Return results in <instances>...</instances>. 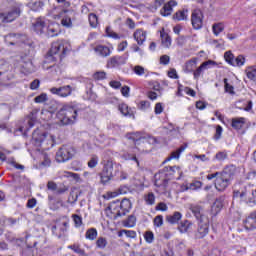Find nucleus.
Listing matches in <instances>:
<instances>
[{
    "instance_id": "f257e3e1",
    "label": "nucleus",
    "mask_w": 256,
    "mask_h": 256,
    "mask_svg": "<svg viewBox=\"0 0 256 256\" xmlns=\"http://www.w3.org/2000/svg\"><path fill=\"white\" fill-rule=\"evenodd\" d=\"M233 197L234 199H240L250 207H255L256 205V189L243 183L234 184Z\"/></svg>"
},
{
    "instance_id": "f03ea898",
    "label": "nucleus",
    "mask_w": 256,
    "mask_h": 256,
    "mask_svg": "<svg viewBox=\"0 0 256 256\" xmlns=\"http://www.w3.org/2000/svg\"><path fill=\"white\" fill-rule=\"evenodd\" d=\"M71 51V44L65 40H58L52 43L49 52L46 55V61L48 63L55 62L57 59H64L67 53Z\"/></svg>"
},
{
    "instance_id": "7ed1b4c3",
    "label": "nucleus",
    "mask_w": 256,
    "mask_h": 256,
    "mask_svg": "<svg viewBox=\"0 0 256 256\" xmlns=\"http://www.w3.org/2000/svg\"><path fill=\"white\" fill-rule=\"evenodd\" d=\"M108 211L112 213L114 219H117V217H125V215L131 211V200L124 198L121 201H112L108 206Z\"/></svg>"
},
{
    "instance_id": "20e7f679",
    "label": "nucleus",
    "mask_w": 256,
    "mask_h": 256,
    "mask_svg": "<svg viewBox=\"0 0 256 256\" xmlns=\"http://www.w3.org/2000/svg\"><path fill=\"white\" fill-rule=\"evenodd\" d=\"M77 111H79L77 106L66 104L59 110L58 119L62 125H73L77 121Z\"/></svg>"
},
{
    "instance_id": "39448f33",
    "label": "nucleus",
    "mask_w": 256,
    "mask_h": 256,
    "mask_svg": "<svg viewBox=\"0 0 256 256\" xmlns=\"http://www.w3.org/2000/svg\"><path fill=\"white\" fill-rule=\"evenodd\" d=\"M32 141L36 147H42V149H51V147L55 145L53 136L40 129L34 130L32 133Z\"/></svg>"
},
{
    "instance_id": "423d86ee",
    "label": "nucleus",
    "mask_w": 256,
    "mask_h": 256,
    "mask_svg": "<svg viewBox=\"0 0 256 256\" xmlns=\"http://www.w3.org/2000/svg\"><path fill=\"white\" fill-rule=\"evenodd\" d=\"M119 171H121L120 164H115L113 161L108 160L100 173L101 183H103V185L109 183V181L115 179V177L119 175Z\"/></svg>"
},
{
    "instance_id": "0eeeda50",
    "label": "nucleus",
    "mask_w": 256,
    "mask_h": 256,
    "mask_svg": "<svg viewBox=\"0 0 256 256\" xmlns=\"http://www.w3.org/2000/svg\"><path fill=\"white\" fill-rule=\"evenodd\" d=\"M75 153H77L75 147L69 144L62 145L56 152V161L58 163H65L66 161H70V159L75 157Z\"/></svg>"
},
{
    "instance_id": "6e6552de",
    "label": "nucleus",
    "mask_w": 256,
    "mask_h": 256,
    "mask_svg": "<svg viewBox=\"0 0 256 256\" xmlns=\"http://www.w3.org/2000/svg\"><path fill=\"white\" fill-rule=\"evenodd\" d=\"M5 43L7 45H29V47H33V42H29L27 35L23 34H8L4 37Z\"/></svg>"
},
{
    "instance_id": "1a4fd4ad",
    "label": "nucleus",
    "mask_w": 256,
    "mask_h": 256,
    "mask_svg": "<svg viewBox=\"0 0 256 256\" xmlns=\"http://www.w3.org/2000/svg\"><path fill=\"white\" fill-rule=\"evenodd\" d=\"M21 16V8L18 6L13 7L6 13H0V25L1 23H13L15 19Z\"/></svg>"
},
{
    "instance_id": "9d476101",
    "label": "nucleus",
    "mask_w": 256,
    "mask_h": 256,
    "mask_svg": "<svg viewBox=\"0 0 256 256\" xmlns=\"http://www.w3.org/2000/svg\"><path fill=\"white\" fill-rule=\"evenodd\" d=\"M224 59L228 65H231L232 67H243L245 65V56L244 55H238L235 58V55H233V52L226 51L224 53Z\"/></svg>"
},
{
    "instance_id": "9b49d317",
    "label": "nucleus",
    "mask_w": 256,
    "mask_h": 256,
    "mask_svg": "<svg viewBox=\"0 0 256 256\" xmlns=\"http://www.w3.org/2000/svg\"><path fill=\"white\" fill-rule=\"evenodd\" d=\"M209 235V218L199 221L198 228L194 233V239H204Z\"/></svg>"
},
{
    "instance_id": "f8f14e48",
    "label": "nucleus",
    "mask_w": 256,
    "mask_h": 256,
    "mask_svg": "<svg viewBox=\"0 0 256 256\" xmlns=\"http://www.w3.org/2000/svg\"><path fill=\"white\" fill-rule=\"evenodd\" d=\"M127 59H129V54L125 53L122 56H113L107 61L108 69H115V67H121V65H125L127 63Z\"/></svg>"
},
{
    "instance_id": "ddd939ff",
    "label": "nucleus",
    "mask_w": 256,
    "mask_h": 256,
    "mask_svg": "<svg viewBox=\"0 0 256 256\" xmlns=\"http://www.w3.org/2000/svg\"><path fill=\"white\" fill-rule=\"evenodd\" d=\"M203 11L195 9L191 15V24L193 29L199 30L203 28Z\"/></svg>"
},
{
    "instance_id": "4468645a",
    "label": "nucleus",
    "mask_w": 256,
    "mask_h": 256,
    "mask_svg": "<svg viewBox=\"0 0 256 256\" xmlns=\"http://www.w3.org/2000/svg\"><path fill=\"white\" fill-rule=\"evenodd\" d=\"M73 91H75V88L71 87V85H65L59 88L52 87L50 89V93H52V95H58V97H63V98L71 96Z\"/></svg>"
},
{
    "instance_id": "2eb2a0df",
    "label": "nucleus",
    "mask_w": 256,
    "mask_h": 256,
    "mask_svg": "<svg viewBox=\"0 0 256 256\" xmlns=\"http://www.w3.org/2000/svg\"><path fill=\"white\" fill-rule=\"evenodd\" d=\"M231 185V181L229 178H226V176L220 175L215 179L214 186L215 189L218 190L220 193H223Z\"/></svg>"
},
{
    "instance_id": "dca6fc26",
    "label": "nucleus",
    "mask_w": 256,
    "mask_h": 256,
    "mask_svg": "<svg viewBox=\"0 0 256 256\" xmlns=\"http://www.w3.org/2000/svg\"><path fill=\"white\" fill-rule=\"evenodd\" d=\"M63 13H65V15L62 17L61 25L67 29H71V27H73V19H75V13L67 9H64Z\"/></svg>"
},
{
    "instance_id": "f3484780",
    "label": "nucleus",
    "mask_w": 256,
    "mask_h": 256,
    "mask_svg": "<svg viewBox=\"0 0 256 256\" xmlns=\"http://www.w3.org/2000/svg\"><path fill=\"white\" fill-rule=\"evenodd\" d=\"M177 5L178 3L175 0L168 1L160 10V15L162 17H170L171 13H173V7H177Z\"/></svg>"
},
{
    "instance_id": "a211bd4d",
    "label": "nucleus",
    "mask_w": 256,
    "mask_h": 256,
    "mask_svg": "<svg viewBox=\"0 0 256 256\" xmlns=\"http://www.w3.org/2000/svg\"><path fill=\"white\" fill-rule=\"evenodd\" d=\"M226 179L233 181V177L237 174V166L230 164L225 166L223 171L220 172Z\"/></svg>"
},
{
    "instance_id": "6ab92c4d",
    "label": "nucleus",
    "mask_w": 256,
    "mask_h": 256,
    "mask_svg": "<svg viewBox=\"0 0 256 256\" xmlns=\"http://www.w3.org/2000/svg\"><path fill=\"white\" fill-rule=\"evenodd\" d=\"M46 27L47 23L45 22V17H38L33 23V29L38 35L43 34Z\"/></svg>"
},
{
    "instance_id": "aec40b11",
    "label": "nucleus",
    "mask_w": 256,
    "mask_h": 256,
    "mask_svg": "<svg viewBox=\"0 0 256 256\" xmlns=\"http://www.w3.org/2000/svg\"><path fill=\"white\" fill-rule=\"evenodd\" d=\"M244 227L247 231L256 229V211L252 212L244 221Z\"/></svg>"
},
{
    "instance_id": "412c9836",
    "label": "nucleus",
    "mask_w": 256,
    "mask_h": 256,
    "mask_svg": "<svg viewBox=\"0 0 256 256\" xmlns=\"http://www.w3.org/2000/svg\"><path fill=\"white\" fill-rule=\"evenodd\" d=\"M225 205V196H219L218 198L215 199L213 205H212V213L214 215H217L218 213L221 212V209H223Z\"/></svg>"
},
{
    "instance_id": "4be33fe9",
    "label": "nucleus",
    "mask_w": 256,
    "mask_h": 256,
    "mask_svg": "<svg viewBox=\"0 0 256 256\" xmlns=\"http://www.w3.org/2000/svg\"><path fill=\"white\" fill-rule=\"evenodd\" d=\"M15 75H13V71L8 70L0 75V86L1 87H9V81H11Z\"/></svg>"
},
{
    "instance_id": "5701e85b",
    "label": "nucleus",
    "mask_w": 256,
    "mask_h": 256,
    "mask_svg": "<svg viewBox=\"0 0 256 256\" xmlns=\"http://www.w3.org/2000/svg\"><path fill=\"white\" fill-rule=\"evenodd\" d=\"M190 211L193 213L194 217H196L198 221H205V219H207V217L203 215V207L199 205H191Z\"/></svg>"
},
{
    "instance_id": "b1692460",
    "label": "nucleus",
    "mask_w": 256,
    "mask_h": 256,
    "mask_svg": "<svg viewBox=\"0 0 256 256\" xmlns=\"http://www.w3.org/2000/svg\"><path fill=\"white\" fill-rule=\"evenodd\" d=\"M169 184V179L165 177V174L160 173L155 175V186L156 187H167Z\"/></svg>"
},
{
    "instance_id": "393cba45",
    "label": "nucleus",
    "mask_w": 256,
    "mask_h": 256,
    "mask_svg": "<svg viewBox=\"0 0 256 256\" xmlns=\"http://www.w3.org/2000/svg\"><path fill=\"white\" fill-rule=\"evenodd\" d=\"M207 65H215V61L208 60L203 62L196 70L193 71L194 79H199L203 73V69H206Z\"/></svg>"
},
{
    "instance_id": "a878e982",
    "label": "nucleus",
    "mask_w": 256,
    "mask_h": 256,
    "mask_svg": "<svg viewBox=\"0 0 256 256\" xmlns=\"http://www.w3.org/2000/svg\"><path fill=\"white\" fill-rule=\"evenodd\" d=\"M245 123H246V119L243 117L232 118L231 127L233 129H236V131H239L243 129V126L245 125Z\"/></svg>"
},
{
    "instance_id": "bb28decb",
    "label": "nucleus",
    "mask_w": 256,
    "mask_h": 256,
    "mask_svg": "<svg viewBox=\"0 0 256 256\" xmlns=\"http://www.w3.org/2000/svg\"><path fill=\"white\" fill-rule=\"evenodd\" d=\"M197 68V58L187 61L183 67L184 73H193Z\"/></svg>"
},
{
    "instance_id": "cd10ccee",
    "label": "nucleus",
    "mask_w": 256,
    "mask_h": 256,
    "mask_svg": "<svg viewBox=\"0 0 256 256\" xmlns=\"http://www.w3.org/2000/svg\"><path fill=\"white\" fill-rule=\"evenodd\" d=\"M189 17V10H178L174 15L172 16V19L174 21H187Z\"/></svg>"
},
{
    "instance_id": "c85d7f7f",
    "label": "nucleus",
    "mask_w": 256,
    "mask_h": 256,
    "mask_svg": "<svg viewBox=\"0 0 256 256\" xmlns=\"http://www.w3.org/2000/svg\"><path fill=\"white\" fill-rule=\"evenodd\" d=\"M95 53L100 55V57H109L111 55V49L105 45H98L94 48Z\"/></svg>"
},
{
    "instance_id": "c756f323",
    "label": "nucleus",
    "mask_w": 256,
    "mask_h": 256,
    "mask_svg": "<svg viewBox=\"0 0 256 256\" xmlns=\"http://www.w3.org/2000/svg\"><path fill=\"white\" fill-rule=\"evenodd\" d=\"M185 149H187V144H183L177 150L171 152L170 156H168L165 161H171L172 159H179V157H181V154L183 153V151H185Z\"/></svg>"
},
{
    "instance_id": "7c9ffc66",
    "label": "nucleus",
    "mask_w": 256,
    "mask_h": 256,
    "mask_svg": "<svg viewBox=\"0 0 256 256\" xmlns=\"http://www.w3.org/2000/svg\"><path fill=\"white\" fill-rule=\"evenodd\" d=\"M134 39L137 41L138 45H143L147 39V32L143 30H137L134 32Z\"/></svg>"
},
{
    "instance_id": "2f4dec72",
    "label": "nucleus",
    "mask_w": 256,
    "mask_h": 256,
    "mask_svg": "<svg viewBox=\"0 0 256 256\" xmlns=\"http://www.w3.org/2000/svg\"><path fill=\"white\" fill-rule=\"evenodd\" d=\"M160 37H161V43L163 47H166V49H169L171 47V36L165 32V30H162L160 32Z\"/></svg>"
},
{
    "instance_id": "473e14b6",
    "label": "nucleus",
    "mask_w": 256,
    "mask_h": 256,
    "mask_svg": "<svg viewBox=\"0 0 256 256\" xmlns=\"http://www.w3.org/2000/svg\"><path fill=\"white\" fill-rule=\"evenodd\" d=\"M48 37H57L59 35V24H50L47 28Z\"/></svg>"
},
{
    "instance_id": "72a5a7b5",
    "label": "nucleus",
    "mask_w": 256,
    "mask_h": 256,
    "mask_svg": "<svg viewBox=\"0 0 256 256\" xmlns=\"http://www.w3.org/2000/svg\"><path fill=\"white\" fill-rule=\"evenodd\" d=\"M181 217H183L181 212H174L173 215L167 216L166 220L168 223H171V225H175V223H179V221H181Z\"/></svg>"
},
{
    "instance_id": "f704fd0d",
    "label": "nucleus",
    "mask_w": 256,
    "mask_h": 256,
    "mask_svg": "<svg viewBox=\"0 0 256 256\" xmlns=\"http://www.w3.org/2000/svg\"><path fill=\"white\" fill-rule=\"evenodd\" d=\"M192 226H193V223H191V221L184 220L178 226V231H180V233H187Z\"/></svg>"
},
{
    "instance_id": "c9c22d12",
    "label": "nucleus",
    "mask_w": 256,
    "mask_h": 256,
    "mask_svg": "<svg viewBox=\"0 0 256 256\" xmlns=\"http://www.w3.org/2000/svg\"><path fill=\"white\" fill-rule=\"evenodd\" d=\"M44 7H45V2H43L42 0H38L30 4V9L35 12L42 11Z\"/></svg>"
},
{
    "instance_id": "e433bc0d",
    "label": "nucleus",
    "mask_w": 256,
    "mask_h": 256,
    "mask_svg": "<svg viewBox=\"0 0 256 256\" xmlns=\"http://www.w3.org/2000/svg\"><path fill=\"white\" fill-rule=\"evenodd\" d=\"M137 223V218L135 215H130L126 220H123L122 225L124 227L131 228Z\"/></svg>"
},
{
    "instance_id": "4c0bfd02",
    "label": "nucleus",
    "mask_w": 256,
    "mask_h": 256,
    "mask_svg": "<svg viewBox=\"0 0 256 256\" xmlns=\"http://www.w3.org/2000/svg\"><path fill=\"white\" fill-rule=\"evenodd\" d=\"M246 75L250 81H254L256 83V66L246 68Z\"/></svg>"
},
{
    "instance_id": "58836bf2",
    "label": "nucleus",
    "mask_w": 256,
    "mask_h": 256,
    "mask_svg": "<svg viewBox=\"0 0 256 256\" xmlns=\"http://www.w3.org/2000/svg\"><path fill=\"white\" fill-rule=\"evenodd\" d=\"M212 31L214 35L219 36L223 31H225V25L223 23H214L212 26Z\"/></svg>"
},
{
    "instance_id": "ea45409f",
    "label": "nucleus",
    "mask_w": 256,
    "mask_h": 256,
    "mask_svg": "<svg viewBox=\"0 0 256 256\" xmlns=\"http://www.w3.org/2000/svg\"><path fill=\"white\" fill-rule=\"evenodd\" d=\"M85 238L89 241H95V239H97V229L89 228L85 233Z\"/></svg>"
},
{
    "instance_id": "a19ab883",
    "label": "nucleus",
    "mask_w": 256,
    "mask_h": 256,
    "mask_svg": "<svg viewBox=\"0 0 256 256\" xmlns=\"http://www.w3.org/2000/svg\"><path fill=\"white\" fill-rule=\"evenodd\" d=\"M118 109L120 111V113H122V115H124V117H131V109L129 108V106L125 103H122L118 106Z\"/></svg>"
},
{
    "instance_id": "79ce46f5",
    "label": "nucleus",
    "mask_w": 256,
    "mask_h": 256,
    "mask_svg": "<svg viewBox=\"0 0 256 256\" xmlns=\"http://www.w3.org/2000/svg\"><path fill=\"white\" fill-rule=\"evenodd\" d=\"M144 201L146 205H155V194L153 192H148L144 195Z\"/></svg>"
},
{
    "instance_id": "37998d69",
    "label": "nucleus",
    "mask_w": 256,
    "mask_h": 256,
    "mask_svg": "<svg viewBox=\"0 0 256 256\" xmlns=\"http://www.w3.org/2000/svg\"><path fill=\"white\" fill-rule=\"evenodd\" d=\"M10 69H12V67L7 61L0 60V75H3V73H6V71H9Z\"/></svg>"
},
{
    "instance_id": "c03bdc74",
    "label": "nucleus",
    "mask_w": 256,
    "mask_h": 256,
    "mask_svg": "<svg viewBox=\"0 0 256 256\" xmlns=\"http://www.w3.org/2000/svg\"><path fill=\"white\" fill-rule=\"evenodd\" d=\"M98 164H99V157L97 155H92V157L88 161V167L90 169H95V167H97Z\"/></svg>"
},
{
    "instance_id": "a18cd8bd",
    "label": "nucleus",
    "mask_w": 256,
    "mask_h": 256,
    "mask_svg": "<svg viewBox=\"0 0 256 256\" xmlns=\"http://www.w3.org/2000/svg\"><path fill=\"white\" fill-rule=\"evenodd\" d=\"M107 238L105 237H99L96 241V247L98 249H105V247H107Z\"/></svg>"
},
{
    "instance_id": "49530a36",
    "label": "nucleus",
    "mask_w": 256,
    "mask_h": 256,
    "mask_svg": "<svg viewBox=\"0 0 256 256\" xmlns=\"http://www.w3.org/2000/svg\"><path fill=\"white\" fill-rule=\"evenodd\" d=\"M89 23H90V26H92L93 28L97 27V25H99V19L97 18V15L96 14H89Z\"/></svg>"
},
{
    "instance_id": "de8ad7c7",
    "label": "nucleus",
    "mask_w": 256,
    "mask_h": 256,
    "mask_svg": "<svg viewBox=\"0 0 256 256\" xmlns=\"http://www.w3.org/2000/svg\"><path fill=\"white\" fill-rule=\"evenodd\" d=\"M68 249H71L72 251H74V253H77L78 255H85V250H83L81 246L77 244L69 245Z\"/></svg>"
},
{
    "instance_id": "09e8293b",
    "label": "nucleus",
    "mask_w": 256,
    "mask_h": 256,
    "mask_svg": "<svg viewBox=\"0 0 256 256\" xmlns=\"http://www.w3.org/2000/svg\"><path fill=\"white\" fill-rule=\"evenodd\" d=\"M106 77L107 73H105V71H98L93 74V79H95V81H103V79H106Z\"/></svg>"
},
{
    "instance_id": "8fccbe9b",
    "label": "nucleus",
    "mask_w": 256,
    "mask_h": 256,
    "mask_svg": "<svg viewBox=\"0 0 256 256\" xmlns=\"http://www.w3.org/2000/svg\"><path fill=\"white\" fill-rule=\"evenodd\" d=\"M227 157H229V155L227 154V151H220L216 153V155L214 156V159H216V161H225Z\"/></svg>"
},
{
    "instance_id": "3c124183",
    "label": "nucleus",
    "mask_w": 256,
    "mask_h": 256,
    "mask_svg": "<svg viewBox=\"0 0 256 256\" xmlns=\"http://www.w3.org/2000/svg\"><path fill=\"white\" fill-rule=\"evenodd\" d=\"M164 129H167V134H168V135H174V136H176V135L179 134V130H177L173 124H169V125L166 126Z\"/></svg>"
},
{
    "instance_id": "603ef678",
    "label": "nucleus",
    "mask_w": 256,
    "mask_h": 256,
    "mask_svg": "<svg viewBox=\"0 0 256 256\" xmlns=\"http://www.w3.org/2000/svg\"><path fill=\"white\" fill-rule=\"evenodd\" d=\"M129 139H131L132 141H134L135 145H139V141H143V137H141V134L139 133H133L129 136Z\"/></svg>"
},
{
    "instance_id": "864d4df0",
    "label": "nucleus",
    "mask_w": 256,
    "mask_h": 256,
    "mask_svg": "<svg viewBox=\"0 0 256 256\" xmlns=\"http://www.w3.org/2000/svg\"><path fill=\"white\" fill-rule=\"evenodd\" d=\"M132 71H134L135 75L141 77L145 73V68L141 65H136L133 67Z\"/></svg>"
},
{
    "instance_id": "5fc2aeb1",
    "label": "nucleus",
    "mask_w": 256,
    "mask_h": 256,
    "mask_svg": "<svg viewBox=\"0 0 256 256\" xmlns=\"http://www.w3.org/2000/svg\"><path fill=\"white\" fill-rule=\"evenodd\" d=\"M201 187H203V182L201 181H195L193 183H190L188 187H186V189H193V190H197V189H201Z\"/></svg>"
},
{
    "instance_id": "6e6d98bb",
    "label": "nucleus",
    "mask_w": 256,
    "mask_h": 256,
    "mask_svg": "<svg viewBox=\"0 0 256 256\" xmlns=\"http://www.w3.org/2000/svg\"><path fill=\"white\" fill-rule=\"evenodd\" d=\"M118 193H120V195H127V193H131V187L122 185L118 188Z\"/></svg>"
},
{
    "instance_id": "4d7b16f0",
    "label": "nucleus",
    "mask_w": 256,
    "mask_h": 256,
    "mask_svg": "<svg viewBox=\"0 0 256 256\" xmlns=\"http://www.w3.org/2000/svg\"><path fill=\"white\" fill-rule=\"evenodd\" d=\"M72 218L75 223V227H81V225H83V218L81 216L73 214Z\"/></svg>"
},
{
    "instance_id": "13d9d810",
    "label": "nucleus",
    "mask_w": 256,
    "mask_h": 256,
    "mask_svg": "<svg viewBox=\"0 0 256 256\" xmlns=\"http://www.w3.org/2000/svg\"><path fill=\"white\" fill-rule=\"evenodd\" d=\"M144 239H145L146 243H152L155 239V235L153 234V232L147 231L144 234Z\"/></svg>"
},
{
    "instance_id": "bf43d9fd",
    "label": "nucleus",
    "mask_w": 256,
    "mask_h": 256,
    "mask_svg": "<svg viewBox=\"0 0 256 256\" xmlns=\"http://www.w3.org/2000/svg\"><path fill=\"white\" fill-rule=\"evenodd\" d=\"M60 177H62V178L63 177H66V178L73 177V179H77L79 177V174L69 172V171H64V172L60 173Z\"/></svg>"
},
{
    "instance_id": "052dcab7",
    "label": "nucleus",
    "mask_w": 256,
    "mask_h": 256,
    "mask_svg": "<svg viewBox=\"0 0 256 256\" xmlns=\"http://www.w3.org/2000/svg\"><path fill=\"white\" fill-rule=\"evenodd\" d=\"M221 135H223V127H221V125H217L216 133L214 135L215 141H219V139H221Z\"/></svg>"
},
{
    "instance_id": "680f3d73",
    "label": "nucleus",
    "mask_w": 256,
    "mask_h": 256,
    "mask_svg": "<svg viewBox=\"0 0 256 256\" xmlns=\"http://www.w3.org/2000/svg\"><path fill=\"white\" fill-rule=\"evenodd\" d=\"M47 95L45 93H42L34 98L35 103H45L47 101Z\"/></svg>"
},
{
    "instance_id": "e2e57ef3",
    "label": "nucleus",
    "mask_w": 256,
    "mask_h": 256,
    "mask_svg": "<svg viewBox=\"0 0 256 256\" xmlns=\"http://www.w3.org/2000/svg\"><path fill=\"white\" fill-rule=\"evenodd\" d=\"M149 107H151V103H149V101H141L138 105V109H140L141 111H145V109H149Z\"/></svg>"
},
{
    "instance_id": "0e129e2a",
    "label": "nucleus",
    "mask_w": 256,
    "mask_h": 256,
    "mask_svg": "<svg viewBox=\"0 0 256 256\" xmlns=\"http://www.w3.org/2000/svg\"><path fill=\"white\" fill-rule=\"evenodd\" d=\"M106 35L107 37H112V39H119V34L113 32L111 27H106Z\"/></svg>"
},
{
    "instance_id": "69168bd1",
    "label": "nucleus",
    "mask_w": 256,
    "mask_h": 256,
    "mask_svg": "<svg viewBox=\"0 0 256 256\" xmlns=\"http://www.w3.org/2000/svg\"><path fill=\"white\" fill-rule=\"evenodd\" d=\"M171 58L169 55H162L160 57V65H169Z\"/></svg>"
},
{
    "instance_id": "338daca9",
    "label": "nucleus",
    "mask_w": 256,
    "mask_h": 256,
    "mask_svg": "<svg viewBox=\"0 0 256 256\" xmlns=\"http://www.w3.org/2000/svg\"><path fill=\"white\" fill-rule=\"evenodd\" d=\"M22 256H34L33 254V248L26 247L22 249Z\"/></svg>"
},
{
    "instance_id": "774afa93",
    "label": "nucleus",
    "mask_w": 256,
    "mask_h": 256,
    "mask_svg": "<svg viewBox=\"0 0 256 256\" xmlns=\"http://www.w3.org/2000/svg\"><path fill=\"white\" fill-rule=\"evenodd\" d=\"M154 225L156 227H161L163 225V216L162 215H158L154 218Z\"/></svg>"
}]
</instances>
